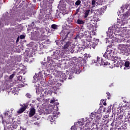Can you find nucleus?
I'll list each match as a JSON object with an SVG mask.
<instances>
[{
  "mask_svg": "<svg viewBox=\"0 0 130 130\" xmlns=\"http://www.w3.org/2000/svg\"><path fill=\"white\" fill-rule=\"evenodd\" d=\"M60 35L62 39L61 44L63 45L64 49L70 48L73 44V40H72L73 34H71L70 31L68 32L67 30H63L61 31Z\"/></svg>",
  "mask_w": 130,
  "mask_h": 130,
  "instance_id": "obj_1",
  "label": "nucleus"
},
{
  "mask_svg": "<svg viewBox=\"0 0 130 130\" xmlns=\"http://www.w3.org/2000/svg\"><path fill=\"white\" fill-rule=\"evenodd\" d=\"M118 48L122 53H127L128 52V47L126 45L120 44L118 46Z\"/></svg>",
  "mask_w": 130,
  "mask_h": 130,
  "instance_id": "obj_2",
  "label": "nucleus"
},
{
  "mask_svg": "<svg viewBox=\"0 0 130 130\" xmlns=\"http://www.w3.org/2000/svg\"><path fill=\"white\" fill-rule=\"evenodd\" d=\"M21 108H20L18 111H17V113L18 114H21V113H23L26 109H27V108L28 106H29V104H24L21 106Z\"/></svg>",
  "mask_w": 130,
  "mask_h": 130,
  "instance_id": "obj_3",
  "label": "nucleus"
},
{
  "mask_svg": "<svg viewBox=\"0 0 130 130\" xmlns=\"http://www.w3.org/2000/svg\"><path fill=\"white\" fill-rule=\"evenodd\" d=\"M107 9V6H105L103 7H102L101 8H100L95 11L96 14L99 15V16L102 15V13H104L105 11H106Z\"/></svg>",
  "mask_w": 130,
  "mask_h": 130,
  "instance_id": "obj_4",
  "label": "nucleus"
},
{
  "mask_svg": "<svg viewBox=\"0 0 130 130\" xmlns=\"http://www.w3.org/2000/svg\"><path fill=\"white\" fill-rule=\"evenodd\" d=\"M36 113V109L35 108L32 107L29 109V113L28 114L29 117H33Z\"/></svg>",
  "mask_w": 130,
  "mask_h": 130,
  "instance_id": "obj_5",
  "label": "nucleus"
},
{
  "mask_svg": "<svg viewBox=\"0 0 130 130\" xmlns=\"http://www.w3.org/2000/svg\"><path fill=\"white\" fill-rule=\"evenodd\" d=\"M79 58L80 60H81L80 61L81 64H82V66H84V64H86V62H87V60H88V56L86 55L84 56L83 59L82 57H80Z\"/></svg>",
  "mask_w": 130,
  "mask_h": 130,
  "instance_id": "obj_6",
  "label": "nucleus"
},
{
  "mask_svg": "<svg viewBox=\"0 0 130 130\" xmlns=\"http://www.w3.org/2000/svg\"><path fill=\"white\" fill-rule=\"evenodd\" d=\"M103 56L105 57L106 59H112V58H113V55L107 52H105V53L103 55Z\"/></svg>",
  "mask_w": 130,
  "mask_h": 130,
  "instance_id": "obj_7",
  "label": "nucleus"
},
{
  "mask_svg": "<svg viewBox=\"0 0 130 130\" xmlns=\"http://www.w3.org/2000/svg\"><path fill=\"white\" fill-rule=\"evenodd\" d=\"M48 64L50 68H54L56 66L55 61L52 60L51 59L49 60H48Z\"/></svg>",
  "mask_w": 130,
  "mask_h": 130,
  "instance_id": "obj_8",
  "label": "nucleus"
},
{
  "mask_svg": "<svg viewBox=\"0 0 130 130\" xmlns=\"http://www.w3.org/2000/svg\"><path fill=\"white\" fill-rule=\"evenodd\" d=\"M98 42H99V39H95L92 41L90 46L94 49L95 47L98 45Z\"/></svg>",
  "mask_w": 130,
  "mask_h": 130,
  "instance_id": "obj_9",
  "label": "nucleus"
},
{
  "mask_svg": "<svg viewBox=\"0 0 130 130\" xmlns=\"http://www.w3.org/2000/svg\"><path fill=\"white\" fill-rule=\"evenodd\" d=\"M58 59V53L53 52V54L51 55V59L53 60V59H55V60H57Z\"/></svg>",
  "mask_w": 130,
  "mask_h": 130,
  "instance_id": "obj_10",
  "label": "nucleus"
},
{
  "mask_svg": "<svg viewBox=\"0 0 130 130\" xmlns=\"http://www.w3.org/2000/svg\"><path fill=\"white\" fill-rule=\"evenodd\" d=\"M79 48V46H75V45L73 44L71 47H70V51L71 53H74L75 51L78 50V49Z\"/></svg>",
  "mask_w": 130,
  "mask_h": 130,
  "instance_id": "obj_11",
  "label": "nucleus"
},
{
  "mask_svg": "<svg viewBox=\"0 0 130 130\" xmlns=\"http://www.w3.org/2000/svg\"><path fill=\"white\" fill-rule=\"evenodd\" d=\"M100 64L102 66H109L110 63L108 62L107 61L105 60H103V59H101Z\"/></svg>",
  "mask_w": 130,
  "mask_h": 130,
  "instance_id": "obj_12",
  "label": "nucleus"
},
{
  "mask_svg": "<svg viewBox=\"0 0 130 130\" xmlns=\"http://www.w3.org/2000/svg\"><path fill=\"white\" fill-rule=\"evenodd\" d=\"M82 45L83 46H85L86 48H87L89 47V46H90V43H88L86 42V41H83L82 42Z\"/></svg>",
  "mask_w": 130,
  "mask_h": 130,
  "instance_id": "obj_13",
  "label": "nucleus"
},
{
  "mask_svg": "<svg viewBox=\"0 0 130 130\" xmlns=\"http://www.w3.org/2000/svg\"><path fill=\"white\" fill-rule=\"evenodd\" d=\"M121 58H120V57H118V56H113V59H114V63H115V62H119V61H120V59Z\"/></svg>",
  "mask_w": 130,
  "mask_h": 130,
  "instance_id": "obj_14",
  "label": "nucleus"
},
{
  "mask_svg": "<svg viewBox=\"0 0 130 130\" xmlns=\"http://www.w3.org/2000/svg\"><path fill=\"white\" fill-rule=\"evenodd\" d=\"M14 119L12 118L11 117H9L8 119L7 120V124H12V123H14Z\"/></svg>",
  "mask_w": 130,
  "mask_h": 130,
  "instance_id": "obj_15",
  "label": "nucleus"
},
{
  "mask_svg": "<svg viewBox=\"0 0 130 130\" xmlns=\"http://www.w3.org/2000/svg\"><path fill=\"white\" fill-rule=\"evenodd\" d=\"M5 116H9V117H12V112H10V111H7L4 113Z\"/></svg>",
  "mask_w": 130,
  "mask_h": 130,
  "instance_id": "obj_16",
  "label": "nucleus"
},
{
  "mask_svg": "<svg viewBox=\"0 0 130 130\" xmlns=\"http://www.w3.org/2000/svg\"><path fill=\"white\" fill-rule=\"evenodd\" d=\"M77 23L78 24V25H83V24H85V22L84 20L78 19L77 20Z\"/></svg>",
  "mask_w": 130,
  "mask_h": 130,
  "instance_id": "obj_17",
  "label": "nucleus"
},
{
  "mask_svg": "<svg viewBox=\"0 0 130 130\" xmlns=\"http://www.w3.org/2000/svg\"><path fill=\"white\" fill-rule=\"evenodd\" d=\"M130 16V9L128 10L125 14H124V18H128Z\"/></svg>",
  "mask_w": 130,
  "mask_h": 130,
  "instance_id": "obj_18",
  "label": "nucleus"
},
{
  "mask_svg": "<svg viewBox=\"0 0 130 130\" xmlns=\"http://www.w3.org/2000/svg\"><path fill=\"white\" fill-rule=\"evenodd\" d=\"M83 40H84V41H85V42H87V43H90L92 41L91 40V38H90V37H87L86 38H85V39H84Z\"/></svg>",
  "mask_w": 130,
  "mask_h": 130,
  "instance_id": "obj_19",
  "label": "nucleus"
},
{
  "mask_svg": "<svg viewBox=\"0 0 130 130\" xmlns=\"http://www.w3.org/2000/svg\"><path fill=\"white\" fill-rule=\"evenodd\" d=\"M12 94H14V95L16 94V92H17V89L16 87H13L11 89Z\"/></svg>",
  "mask_w": 130,
  "mask_h": 130,
  "instance_id": "obj_20",
  "label": "nucleus"
},
{
  "mask_svg": "<svg viewBox=\"0 0 130 130\" xmlns=\"http://www.w3.org/2000/svg\"><path fill=\"white\" fill-rule=\"evenodd\" d=\"M89 13H90V10H86L84 13V18H87V17L89 16Z\"/></svg>",
  "mask_w": 130,
  "mask_h": 130,
  "instance_id": "obj_21",
  "label": "nucleus"
},
{
  "mask_svg": "<svg viewBox=\"0 0 130 130\" xmlns=\"http://www.w3.org/2000/svg\"><path fill=\"white\" fill-rule=\"evenodd\" d=\"M57 27H58V26H57V25L56 24H52L51 25V28H52V29H54V30H57Z\"/></svg>",
  "mask_w": 130,
  "mask_h": 130,
  "instance_id": "obj_22",
  "label": "nucleus"
},
{
  "mask_svg": "<svg viewBox=\"0 0 130 130\" xmlns=\"http://www.w3.org/2000/svg\"><path fill=\"white\" fill-rule=\"evenodd\" d=\"M1 117L2 118V123L5 126H6V124H8V121H6V120H4V117L3 115L1 116Z\"/></svg>",
  "mask_w": 130,
  "mask_h": 130,
  "instance_id": "obj_23",
  "label": "nucleus"
},
{
  "mask_svg": "<svg viewBox=\"0 0 130 130\" xmlns=\"http://www.w3.org/2000/svg\"><path fill=\"white\" fill-rule=\"evenodd\" d=\"M45 95L46 96V95H49L51 94V91L48 89H47L44 92Z\"/></svg>",
  "mask_w": 130,
  "mask_h": 130,
  "instance_id": "obj_24",
  "label": "nucleus"
},
{
  "mask_svg": "<svg viewBox=\"0 0 130 130\" xmlns=\"http://www.w3.org/2000/svg\"><path fill=\"white\" fill-rule=\"evenodd\" d=\"M96 4L98 5V6H100L103 4V0H98Z\"/></svg>",
  "mask_w": 130,
  "mask_h": 130,
  "instance_id": "obj_25",
  "label": "nucleus"
},
{
  "mask_svg": "<svg viewBox=\"0 0 130 130\" xmlns=\"http://www.w3.org/2000/svg\"><path fill=\"white\" fill-rule=\"evenodd\" d=\"M124 66L126 68L130 67V61H126L124 63Z\"/></svg>",
  "mask_w": 130,
  "mask_h": 130,
  "instance_id": "obj_26",
  "label": "nucleus"
},
{
  "mask_svg": "<svg viewBox=\"0 0 130 130\" xmlns=\"http://www.w3.org/2000/svg\"><path fill=\"white\" fill-rule=\"evenodd\" d=\"M96 62H99V63H101V58H100L99 56H98L96 61H94V63H96Z\"/></svg>",
  "mask_w": 130,
  "mask_h": 130,
  "instance_id": "obj_27",
  "label": "nucleus"
},
{
  "mask_svg": "<svg viewBox=\"0 0 130 130\" xmlns=\"http://www.w3.org/2000/svg\"><path fill=\"white\" fill-rule=\"evenodd\" d=\"M68 4L70 6H74L75 5V2L72 0H68Z\"/></svg>",
  "mask_w": 130,
  "mask_h": 130,
  "instance_id": "obj_28",
  "label": "nucleus"
},
{
  "mask_svg": "<svg viewBox=\"0 0 130 130\" xmlns=\"http://www.w3.org/2000/svg\"><path fill=\"white\" fill-rule=\"evenodd\" d=\"M92 27H93V25H92V24L88 23L87 25V28L89 30H91V29L92 28Z\"/></svg>",
  "mask_w": 130,
  "mask_h": 130,
  "instance_id": "obj_29",
  "label": "nucleus"
},
{
  "mask_svg": "<svg viewBox=\"0 0 130 130\" xmlns=\"http://www.w3.org/2000/svg\"><path fill=\"white\" fill-rule=\"evenodd\" d=\"M106 52H108L112 55V48H107Z\"/></svg>",
  "mask_w": 130,
  "mask_h": 130,
  "instance_id": "obj_30",
  "label": "nucleus"
},
{
  "mask_svg": "<svg viewBox=\"0 0 130 130\" xmlns=\"http://www.w3.org/2000/svg\"><path fill=\"white\" fill-rule=\"evenodd\" d=\"M81 0L77 1L75 3V6H80L81 5Z\"/></svg>",
  "mask_w": 130,
  "mask_h": 130,
  "instance_id": "obj_31",
  "label": "nucleus"
},
{
  "mask_svg": "<svg viewBox=\"0 0 130 130\" xmlns=\"http://www.w3.org/2000/svg\"><path fill=\"white\" fill-rule=\"evenodd\" d=\"M67 22H68V24H72L73 22V19L72 18H68L67 19Z\"/></svg>",
  "mask_w": 130,
  "mask_h": 130,
  "instance_id": "obj_32",
  "label": "nucleus"
},
{
  "mask_svg": "<svg viewBox=\"0 0 130 130\" xmlns=\"http://www.w3.org/2000/svg\"><path fill=\"white\" fill-rule=\"evenodd\" d=\"M81 36H80V34H78L76 36V37L74 38V39H76V40H77V39H81Z\"/></svg>",
  "mask_w": 130,
  "mask_h": 130,
  "instance_id": "obj_33",
  "label": "nucleus"
},
{
  "mask_svg": "<svg viewBox=\"0 0 130 130\" xmlns=\"http://www.w3.org/2000/svg\"><path fill=\"white\" fill-rule=\"evenodd\" d=\"M38 78H39V80H42V73L41 72L39 73Z\"/></svg>",
  "mask_w": 130,
  "mask_h": 130,
  "instance_id": "obj_34",
  "label": "nucleus"
},
{
  "mask_svg": "<svg viewBox=\"0 0 130 130\" xmlns=\"http://www.w3.org/2000/svg\"><path fill=\"white\" fill-rule=\"evenodd\" d=\"M15 75H16V72H13V73L10 76L9 80H12V79H13V78H14V77L15 76Z\"/></svg>",
  "mask_w": 130,
  "mask_h": 130,
  "instance_id": "obj_35",
  "label": "nucleus"
},
{
  "mask_svg": "<svg viewBox=\"0 0 130 130\" xmlns=\"http://www.w3.org/2000/svg\"><path fill=\"white\" fill-rule=\"evenodd\" d=\"M112 109V106H109L108 107L107 112H111Z\"/></svg>",
  "mask_w": 130,
  "mask_h": 130,
  "instance_id": "obj_36",
  "label": "nucleus"
},
{
  "mask_svg": "<svg viewBox=\"0 0 130 130\" xmlns=\"http://www.w3.org/2000/svg\"><path fill=\"white\" fill-rule=\"evenodd\" d=\"M34 79L35 81H36L37 82V81H39V78L38 77V76H37V75H35L34 76Z\"/></svg>",
  "mask_w": 130,
  "mask_h": 130,
  "instance_id": "obj_37",
  "label": "nucleus"
},
{
  "mask_svg": "<svg viewBox=\"0 0 130 130\" xmlns=\"http://www.w3.org/2000/svg\"><path fill=\"white\" fill-rule=\"evenodd\" d=\"M106 94H107L108 96V99H110V97L111 96V94H110V93H109V92H107Z\"/></svg>",
  "mask_w": 130,
  "mask_h": 130,
  "instance_id": "obj_38",
  "label": "nucleus"
},
{
  "mask_svg": "<svg viewBox=\"0 0 130 130\" xmlns=\"http://www.w3.org/2000/svg\"><path fill=\"white\" fill-rule=\"evenodd\" d=\"M95 4H96V0H92L91 1L92 6H95Z\"/></svg>",
  "mask_w": 130,
  "mask_h": 130,
  "instance_id": "obj_39",
  "label": "nucleus"
},
{
  "mask_svg": "<svg viewBox=\"0 0 130 130\" xmlns=\"http://www.w3.org/2000/svg\"><path fill=\"white\" fill-rule=\"evenodd\" d=\"M79 12H80V7L76 10V12L75 15H78V13H79Z\"/></svg>",
  "mask_w": 130,
  "mask_h": 130,
  "instance_id": "obj_40",
  "label": "nucleus"
},
{
  "mask_svg": "<svg viewBox=\"0 0 130 130\" xmlns=\"http://www.w3.org/2000/svg\"><path fill=\"white\" fill-rule=\"evenodd\" d=\"M50 110H46V112L44 113V114H49Z\"/></svg>",
  "mask_w": 130,
  "mask_h": 130,
  "instance_id": "obj_41",
  "label": "nucleus"
},
{
  "mask_svg": "<svg viewBox=\"0 0 130 130\" xmlns=\"http://www.w3.org/2000/svg\"><path fill=\"white\" fill-rule=\"evenodd\" d=\"M26 96L27 98H31L32 97V95L30 93H26Z\"/></svg>",
  "mask_w": 130,
  "mask_h": 130,
  "instance_id": "obj_42",
  "label": "nucleus"
},
{
  "mask_svg": "<svg viewBox=\"0 0 130 130\" xmlns=\"http://www.w3.org/2000/svg\"><path fill=\"white\" fill-rule=\"evenodd\" d=\"M19 38L20 39H24L25 36H24V35H21L20 36Z\"/></svg>",
  "mask_w": 130,
  "mask_h": 130,
  "instance_id": "obj_43",
  "label": "nucleus"
},
{
  "mask_svg": "<svg viewBox=\"0 0 130 130\" xmlns=\"http://www.w3.org/2000/svg\"><path fill=\"white\" fill-rule=\"evenodd\" d=\"M101 102H104L103 103V105H105V106H106V102H105V101H104V100H103V101L102 100H101Z\"/></svg>",
  "mask_w": 130,
  "mask_h": 130,
  "instance_id": "obj_44",
  "label": "nucleus"
},
{
  "mask_svg": "<svg viewBox=\"0 0 130 130\" xmlns=\"http://www.w3.org/2000/svg\"><path fill=\"white\" fill-rule=\"evenodd\" d=\"M54 102H55V100H52L50 101V103H51V104H53V103H54Z\"/></svg>",
  "mask_w": 130,
  "mask_h": 130,
  "instance_id": "obj_45",
  "label": "nucleus"
},
{
  "mask_svg": "<svg viewBox=\"0 0 130 130\" xmlns=\"http://www.w3.org/2000/svg\"><path fill=\"white\" fill-rule=\"evenodd\" d=\"M117 64V63H116V64H113V67H110V68L113 69V66L114 67V68L117 67V65H116Z\"/></svg>",
  "mask_w": 130,
  "mask_h": 130,
  "instance_id": "obj_46",
  "label": "nucleus"
},
{
  "mask_svg": "<svg viewBox=\"0 0 130 130\" xmlns=\"http://www.w3.org/2000/svg\"><path fill=\"white\" fill-rule=\"evenodd\" d=\"M81 31H84V26L82 25L80 28Z\"/></svg>",
  "mask_w": 130,
  "mask_h": 130,
  "instance_id": "obj_47",
  "label": "nucleus"
},
{
  "mask_svg": "<svg viewBox=\"0 0 130 130\" xmlns=\"http://www.w3.org/2000/svg\"><path fill=\"white\" fill-rule=\"evenodd\" d=\"M112 47V46L111 45H109L108 46H107V48H111Z\"/></svg>",
  "mask_w": 130,
  "mask_h": 130,
  "instance_id": "obj_48",
  "label": "nucleus"
},
{
  "mask_svg": "<svg viewBox=\"0 0 130 130\" xmlns=\"http://www.w3.org/2000/svg\"><path fill=\"white\" fill-rule=\"evenodd\" d=\"M18 80H19V81H22V77H19V78H18Z\"/></svg>",
  "mask_w": 130,
  "mask_h": 130,
  "instance_id": "obj_49",
  "label": "nucleus"
},
{
  "mask_svg": "<svg viewBox=\"0 0 130 130\" xmlns=\"http://www.w3.org/2000/svg\"><path fill=\"white\" fill-rule=\"evenodd\" d=\"M37 100L38 101H40V98H38Z\"/></svg>",
  "mask_w": 130,
  "mask_h": 130,
  "instance_id": "obj_50",
  "label": "nucleus"
},
{
  "mask_svg": "<svg viewBox=\"0 0 130 130\" xmlns=\"http://www.w3.org/2000/svg\"><path fill=\"white\" fill-rule=\"evenodd\" d=\"M73 128H74V126H73L72 127H71V129H73Z\"/></svg>",
  "mask_w": 130,
  "mask_h": 130,
  "instance_id": "obj_51",
  "label": "nucleus"
},
{
  "mask_svg": "<svg viewBox=\"0 0 130 130\" xmlns=\"http://www.w3.org/2000/svg\"><path fill=\"white\" fill-rule=\"evenodd\" d=\"M21 86H22V84H19V87H21Z\"/></svg>",
  "mask_w": 130,
  "mask_h": 130,
  "instance_id": "obj_52",
  "label": "nucleus"
},
{
  "mask_svg": "<svg viewBox=\"0 0 130 130\" xmlns=\"http://www.w3.org/2000/svg\"><path fill=\"white\" fill-rule=\"evenodd\" d=\"M16 41H17V42H18V41H19V40L17 39Z\"/></svg>",
  "mask_w": 130,
  "mask_h": 130,
  "instance_id": "obj_53",
  "label": "nucleus"
},
{
  "mask_svg": "<svg viewBox=\"0 0 130 130\" xmlns=\"http://www.w3.org/2000/svg\"><path fill=\"white\" fill-rule=\"evenodd\" d=\"M64 80H67V78H65V79Z\"/></svg>",
  "mask_w": 130,
  "mask_h": 130,
  "instance_id": "obj_54",
  "label": "nucleus"
},
{
  "mask_svg": "<svg viewBox=\"0 0 130 130\" xmlns=\"http://www.w3.org/2000/svg\"><path fill=\"white\" fill-rule=\"evenodd\" d=\"M91 115H93V113H91Z\"/></svg>",
  "mask_w": 130,
  "mask_h": 130,
  "instance_id": "obj_55",
  "label": "nucleus"
},
{
  "mask_svg": "<svg viewBox=\"0 0 130 130\" xmlns=\"http://www.w3.org/2000/svg\"><path fill=\"white\" fill-rule=\"evenodd\" d=\"M48 58H49V57H48Z\"/></svg>",
  "mask_w": 130,
  "mask_h": 130,
  "instance_id": "obj_56",
  "label": "nucleus"
},
{
  "mask_svg": "<svg viewBox=\"0 0 130 130\" xmlns=\"http://www.w3.org/2000/svg\"><path fill=\"white\" fill-rule=\"evenodd\" d=\"M94 115V116H95V115Z\"/></svg>",
  "mask_w": 130,
  "mask_h": 130,
  "instance_id": "obj_57",
  "label": "nucleus"
}]
</instances>
